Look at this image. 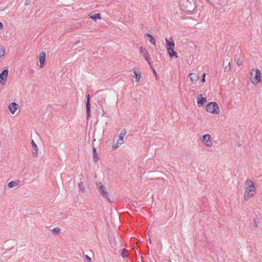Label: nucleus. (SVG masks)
Here are the masks:
<instances>
[{
	"instance_id": "13",
	"label": "nucleus",
	"mask_w": 262,
	"mask_h": 262,
	"mask_svg": "<svg viewBox=\"0 0 262 262\" xmlns=\"http://www.w3.org/2000/svg\"><path fill=\"white\" fill-rule=\"evenodd\" d=\"M190 79L192 82H195L199 79V76L198 74L195 73H191L189 74Z\"/></svg>"
},
{
	"instance_id": "16",
	"label": "nucleus",
	"mask_w": 262,
	"mask_h": 262,
	"mask_svg": "<svg viewBox=\"0 0 262 262\" xmlns=\"http://www.w3.org/2000/svg\"><path fill=\"white\" fill-rule=\"evenodd\" d=\"M19 183H20V181L19 180H16L15 181H11L8 183V186L10 188H12L13 187L17 186L19 184Z\"/></svg>"
},
{
	"instance_id": "9",
	"label": "nucleus",
	"mask_w": 262,
	"mask_h": 262,
	"mask_svg": "<svg viewBox=\"0 0 262 262\" xmlns=\"http://www.w3.org/2000/svg\"><path fill=\"white\" fill-rule=\"evenodd\" d=\"M18 104L16 103L13 102H11L9 106V110L11 114H14L15 112V111L17 110V109L18 108Z\"/></svg>"
},
{
	"instance_id": "37",
	"label": "nucleus",
	"mask_w": 262,
	"mask_h": 262,
	"mask_svg": "<svg viewBox=\"0 0 262 262\" xmlns=\"http://www.w3.org/2000/svg\"><path fill=\"white\" fill-rule=\"evenodd\" d=\"M117 146H114V145H113V148H116Z\"/></svg>"
},
{
	"instance_id": "28",
	"label": "nucleus",
	"mask_w": 262,
	"mask_h": 262,
	"mask_svg": "<svg viewBox=\"0 0 262 262\" xmlns=\"http://www.w3.org/2000/svg\"><path fill=\"white\" fill-rule=\"evenodd\" d=\"M79 189L82 191H84V187L82 186V182H80L79 184Z\"/></svg>"
},
{
	"instance_id": "19",
	"label": "nucleus",
	"mask_w": 262,
	"mask_h": 262,
	"mask_svg": "<svg viewBox=\"0 0 262 262\" xmlns=\"http://www.w3.org/2000/svg\"><path fill=\"white\" fill-rule=\"evenodd\" d=\"M126 132L125 130H122L120 135L119 137V141H122V142L119 143L120 145H121L123 143V138L124 136L125 135Z\"/></svg>"
},
{
	"instance_id": "8",
	"label": "nucleus",
	"mask_w": 262,
	"mask_h": 262,
	"mask_svg": "<svg viewBox=\"0 0 262 262\" xmlns=\"http://www.w3.org/2000/svg\"><path fill=\"white\" fill-rule=\"evenodd\" d=\"M207 101L205 97H203L202 94H199L197 98V105L199 107L204 105L205 103Z\"/></svg>"
},
{
	"instance_id": "15",
	"label": "nucleus",
	"mask_w": 262,
	"mask_h": 262,
	"mask_svg": "<svg viewBox=\"0 0 262 262\" xmlns=\"http://www.w3.org/2000/svg\"><path fill=\"white\" fill-rule=\"evenodd\" d=\"M134 73L135 74V77L136 79V81L137 82L139 81L141 77V72L138 71V69L134 68L133 69Z\"/></svg>"
},
{
	"instance_id": "17",
	"label": "nucleus",
	"mask_w": 262,
	"mask_h": 262,
	"mask_svg": "<svg viewBox=\"0 0 262 262\" xmlns=\"http://www.w3.org/2000/svg\"><path fill=\"white\" fill-rule=\"evenodd\" d=\"M89 17L96 21L97 19H100L101 16L99 13H91L89 15Z\"/></svg>"
},
{
	"instance_id": "31",
	"label": "nucleus",
	"mask_w": 262,
	"mask_h": 262,
	"mask_svg": "<svg viewBox=\"0 0 262 262\" xmlns=\"http://www.w3.org/2000/svg\"><path fill=\"white\" fill-rule=\"evenodd\" d=\"M205 76H206V74L204 73L203 76H202V78L201 79V81L202 82H205Z\"/></svg>"
},
{
	"instance_id": "2",
	"label": "nucleus",
	"mask_w": 262,
	"mask_h": 262,
	"mask_svg": "<svg viewBox=\"0 0 262 262\" xmlns=\"http://www.w3.org/2000/svg\"><path fill=\"white\" fill-rule=\"evenodd\" d=\"M251 81L253 84H256L261 81V73L259 69H254L251 72Z\"/></svg>"
},
{
	"instance_id": "4",
	"label": "nucleus",
	"mask_w": 262,
	"mask_h": 262,
	"mask_svg": "<svg viewBox=\"0 0 262 262\" xmlns=\"http://www.w3.org/2000/svg\"><path fill=\"white\" fill-rule=\"evenodd\" d=\"M141 54L143 55L144 59L148 62V64L151 66V62L149 60V55L147 50L143 47H141L139 49Z\"/></svg>"
},
{
	"instance_id": "35",
	"label": "nucleus",
	"mask_w": 262,
	"mask_h": 262,
	"mask_svg": "<svg viewBox=\"0 0 262 262\" xmlns=\"http://www.w3.org/2000/svg\"><path fill=\"white\" fill-rule=\"evenodd\" d=\"M3 28V25L2 22H0V30H2Z\"/></svg>"
},
{
	"instance_id": "7",
	"label": "nucleus",
	"mask_w": 262,
	"mask_h": 262,
	"mask_svg": "<svg viewBox=\"0 0 262 262\" xmlns=\"http://www.w3.org/2000/svg\"><path fill=\"white\" fill-rule=\"evenodd\" d=\"M211 137L209 134H206L203 136V142L204 144L207 147H211L212 145V142L211 140Z\"/></svg>"
},
{
	"instance_id": "20",
	"label": "nucleus",
	"mask_w": 262,
	"mask_h": 262,
	"mask_svg": "<svg viewBox=\"0 0 262 262\" xmlns=\"http://www.w3.org/2000/svg\"><path fill=\"white\" fill-rule=\"evenodd\" d=\"M93 160L95 162H97L98 161V156L97 154L96 149L95 147L93 148Z\"/></svg>"
},
{
	"instance_id": "36",
	"label": "nucleus",
	"mask_w": 262,
	"mask_h": 262,
	"mask_svg": "<svg viewBox=\"0 0 262 262\" xmlns=\"http://www.w3.org/2000/svg\"><path fill=\"white\" fill-rule=\"evenodd\" d=\"M149 242L150 244H151L152 243V241L150 238H149Z\"/></svg>"
},
{
	"instance_id": "23",
	"label": "nucleus",
	"mask_w": 262,
	"mask_h": 262,
	"mask_svg": "<svg viewBox=\"0 0 262 262\" xmlns=\"http://www.w3.org/2000/svg\"><path fill=\"white\" fill-rule=\"evenodd\" d=\"M97 185L99 191L105 188L101 182L97 183Z\"/></svg>"
},
{
	"instance_id": "6",
	"label": "nucleus",
	"mask_w": 262,
	"mask_h": 262,
	"mask_svg": "<svg viewBox=\"0 0 262 262\" xmlns=\"http://www.w3.org/2000/svg\"><path fill=\"white\" fill-rule=\"evenodd\" d=\"M8 72L9 70L8 69H5L0 73V83L1 84H4L6 83Z\"/></svg>"
},
{
	"instance_id": "3",
	"label": "nucleus",
	"mask_w": 262,
	"mask_h": 262,
	"mask_svg": "<svg viewBox=\"0 0 262 262\" xmlns=\"http://www.w3.org/2000/svg\"><path fill=\"white\" fill-rule=\"evenodd\" d=\"M206 110L212 114H219L220 112V108L216 102H210L206 106Z\"/></svg>"
},
{
	"instance_id": "26",
	"label": "nucleus",
	"mask_w": 262,
	"mask_h": 262,
	"mask_svg": "<svg viewBox=\"0 0 262 262\" xmlns=\"http://www.w3.org/2000/svg\"><path fill=\"white\" fill-rule=\"evenodd\" d=\"M235 61L236 62V63L237 64L238 66H241L243 64L242 61H241L239 59H236L235 57Z\"/></svg>"
},
{
	"instance_id": "29",
	"label": "nucleus",
	"mask_w": 262,
	"mask_h": 262,
	"mask_svg": "<svg viewBox=\"0 0 262 262\" xmlns=\"http://www.w3.org/2000/svg\"><path fill=\"white\" fill-rule=\"evenodd\" d=\"M5 54V50L0 49V58L3 56Z\"/></svg>"
},
{
	"instance_id": "5",
	"label": "nucleus",
	"mask_w": 262,
	"mask_h": 262,
	"mask_svg": "<svg viewBox=\"0 0 262 262\" xmlns=\"http://www.w3.org/2000/svg\"><path fill=\"white\" fill-rule=\"evenodd\" d=\"M86 118L89 119L91 116V102H90V95L88 94L86 96Z\"/></svg>"
},
{
	"instance_id": "24",
	"label": "nucleus",
	"mask_w": 262,
	"mask_h": 262,
	"mask_svg": "<svg viewBox=\"0 0 262 262\" xmlns=\"http://www.w3.org/2000/svg\"><path fill=\"white\" fill-rule=\"evenodd\" d=\"M125 252H127V251L125 248H123L121 253V255L123 258H126L127 257V255L126 254Z\"/></svg>"
},
{
	"instance_id": "30",
	"label": "nucleus",
	"mask_w": 262,
	"mask_h": 262,
	"mask_svg": "<svg viewBox=\"0 0 262 262\" xmlns=\"http://www.w3.org/2000/svg\"><path fill=\"white\" fill-rule=\"evenodd\" d=\"M85 259L89 261V262H91L92 261V259L91 258V257H90L88 255H85L84 256Z\"/></svg>"
},
{
	"instance_id": "34",
	"label": "nucleus",
	"mask_w": 262,
	"mask_h": 262,
	"mask_svg": "<svg viewBox=\"0 0 262 262\" xmlns=\"http://www.w3.org/2000/svg\"><path fill=\"white\" fill-rule=\"evenodd\" d=\"M150 67L151 69H152V70L153 71V73H154L155 76L157 77V73H156V71L155 69L152 68L151 64V66H150Z\"/></svg>"
},
{
	"instance_id": "22",
	"label": "nucleus",
	"mask_w": 262,
	"mask_h": 262,
	"mask_svg": "<svg viewBox=\"0 0 262 262\" xmlns=\"http://www.w3.org/2000/svg\"><path fill=\"white\" fill-rule=\"evenodd\" d=\"M109 243H110L111 246L113 248L116 246V242H115V238L114 237H109Z\"/></svg>"
},
{
	"instance_id": "14",
	"label": "nucleus",
	"mask_w": 262,
	"mask_h": 262,
	"mask_svg": "<svg viewBox=\"0 0 262 262\" xmlns=\"http://www.w3.org/2000/svg\"><path fill=\"white\" fill-rule=\"evenodd\" d=\"M99 192L101 195L102 196L105 197L109 202H112V201H111L110 198L109 197L108 192L105 190V188L102 189V190L100 191Z\"/></svg>"
},
{
	"instance_id": "33",
	"label": "nucleus",
	"mask_w": 262,
	"mask_h": 262,
	"mask_svg": "<svg viewBox=\"0 0 262 262\" xmlns=\"http://www.w3.org/2000/svg\"><path fill=\"white\" fill-rule=\"evenodd\" d=\"M31 3V0H26L25 3V5L27 6L29 5Z\"/></svg>"
},
{
	"instance_id": "10",
	"label": "nucleus",
	"mask_w": 262,
	"mask_h": 262,
	"mask_svg": "<svg viewBox=\"0 0 262 262\" xmlns=\"http://www.w3.org/2000/svg\"><path fill=\"white\" fill-rule=\"evenodd\" d=\"M46 59V53L44 51H42L40 53L39 56V60L40 63V67L42 68L44 66L45 62Z\"/></svg>"
},
{
	"instance_id": "12",
	"label": "nucleus",
	"mask_w": 262,
	"mask_h": 262,
	"mask_svg": "<svg viewBox=\"0 0 262 262\" xmlns=\"http://www.w3.org/2000/svg\"><path fill=\"white\" fill-rule=\"evenodd\" d=\"M165 41L167 51H170V50L174 48V43L173 40L170 41L167 38H166Z\"/></svg>"
},
{
	"instance_id": "1",
	"label": "nucleus",
	"mask_w": 262,
	"mask_h": 262,
	"mask_svg": "<svg viewBox=\"0 0 262 262\" xmlns=\"http://www.w3.org/2000/svg\"><path fill=\"white\" fill-rule=\"evenodd\" d=\"M255 187L253 181L251 180H247L245 182L244 195L245 200L247 201L253 197L255 194Z\"/></svg>"
},
{
	"instance_id": "25",
	"label": "nucleus",
	"mask_w": 262,
	"mask_h": 262,
	"mask_svg": "<svg viewBox=\"0 0 262 262\" xmlns=\"http://www.w3.org/2000/svg\"><path fill=\"white\" fill-rule=\"evenodd\" d=\"M60 229L59 227H56L52 229V232L54 233H58L60 232Z\"/></svg>"
},
{
	"instance_id": "32",
	"label": "nucleus",
	"mask_w": 262,
	"mask_h": 262,
	"mask_svg": "<svg viewBox=\"0 0 262 262\" xmlns=\"http://www.w3.org/2000/svg\"><path fill=\"white\" fill-rule=\"evenodd\" d=\"M257 219V217H256V218H255V219H254V221H253V223H254V227H255V228H257V227H258V225H257V222H256V219Z\"/></svg>"
},
{
	"instance_id": "18",
	"label": "nucleus",
	"mask_w": 262,
	"mask_h": 262,
	"mask_svg": "<svg viewBox=\"0 0 262 262\" xmlns=\"http://www.w3.org/2000/svg\"><path fill=\"white\" fill-rule=\"evenodd\" d=\"M146 36H147L149 41L152 45H156V40L154 37L149 33H147L146 34Z\"/></svg>"
},
{
	"instance_id": "11",
	"label": "nucleus",
	"mask_w": 262,
	"mask_h": 262,
	"mask_svg": "<svg viewBox=\"0 0 262 262\" xmlns=\"http://www.w3.org/2000/svg\"><path fill=\"white\" fill-rule=\"evenodd\" d=\"M31 145L33 148V155L34 157H36L38 156V147L35 142L32 140Z\"/></svg>"
},
{
	"instance_id": "21",
	"label": "nucleus",
	"mask_w": 262,
	"mask_h": 262,
	"mask_svg": "<svg viewBox=\"0 0 262 262\" xmlns=\"http://www.w3.org/2000/svg\"><path fill=\"white\" fill-rule=\"evenodd\" d=\"M170 57H172L173 56L177 57V53L175 51H174L173 49L170 50V51H167Z\"/></svg>"
},
{
	"instance_id": "27",
	"label": "nucleus",
	"mask_w": 262,
	"mask_h": 262,
	"mask_svg": "<svg viewBox=\"0 0 262 262\" xmlns=\"http://www.w3.org/2000/svg\"><path fill=\"white\" fill-rule=\"evenodd\" d=\"M230 62H228V65L225 67L224 70H225V71H228L230 70Z\"/></svg>"
}]
</instances>
